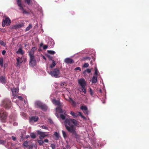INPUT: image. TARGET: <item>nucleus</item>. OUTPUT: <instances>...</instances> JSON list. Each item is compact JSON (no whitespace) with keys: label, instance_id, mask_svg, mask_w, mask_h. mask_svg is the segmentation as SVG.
<instances>
[{"label":"nucleus","instance_id":"f257e3e1","mask_svg":"<svg viewBox=\"0 0 149 149\" xmlns=\"http://www.w3.org/2000/svg\"><path fill=\"white\" fill-rule=\"evenodd\" d=\"M64 123L66 128L68 131L71 133L72 135H74L76 139H79L80 136L77 134L74 128V126L77 124V121L74 119L67 118L65 120Z\"/></svg>","mask_w":149,"mask_h":149},{"label":"nucleus","instance_id":"f03ea898","mask_svg":"<svg viewBox=\"0 0 149 149\" xmlns=\"http://www.w3.org/2000/svg\"><path fill=\"white\" fill-rule=\"evenodd\" d=\"M52 102L55 105H57L58 106V107L56 108V110L57 112L66 115L65 111V110L63 111L61 108V104L59 101L56 100L55 99H53L52 100Z\"/></svg>","mask_w":149,"mask_h":149},{"label":"nucleus","instance_id":"7ed1b4c3","mask_svg":"<svg viewBox=\"0 0 149 149\" xmlns=\"http://www.w3.org/2000/svg\"><path fill=\"white\" fill-rule=\"evenodd\" d=\"M30 57L29 65L30 66L34 67L36 65V61L33 55V52H29Z\"/></svg>","mask_w":149,"mask_h":149},{"label":"nucleus","instance_id":"20e7f679","mask_svg":"<svg viewBox=\"0 0 149 149\" xmlns=\"http://www.w3.org/2000/svg\"><path fill=\"white\" fill-rule=\"evenodd\" d=\"M78 83L81 87L82 91H83L84 94L86 93V90L85 86L86 85V82L83 78H81L78 79Z\"/></svg>","mask_w":149,"mask_h":149},{"label":"nucleus","instance_id":"39448f33","mask_svg":"<svg viewBox=\"0 0 149 149\" xmlns=\"http://www.w3.org/2000/svg\"><path fill=\"white\" fill-rule=\"evenodd\" d=\"M52 76L56 77L58 78L60 77V71L58 68H55L49 72Z\"/></svg>","mask_w":149,"mask_h":149},{"label":"nucleus","instance_id":"423d86ee","mask_svg":"<svg viewBox=\"0 0 149 149\" xmlns=\"http://www.w3.org/2000/svg\"><path fill=\"white\" fill-rule=\"evenodd\" d=\"M36 105L43 111H45L47 109V107L46 105L39 101H37L36 102Z\"/></svg>","mask_w":149,"mask_h":149},{"label":"nucleus","instance_id":"0eeeda50","mask_svg":"<svg viewBox=\"0 0 149 149\" xmlns=\"http://www.w3.org/2000/svg\"><path fill=\"white\" fill-rule=\"evenodd\" d=\"M11 101L9 100H4L3 102V106L6 109H8L11 107Z\"/></svg>","mask_w":149,"mask_h":149},{"label":"nucleus","instance_id":"6e6552de","mask_svg":"<svg viewBox=\"0 0 149 149\" xmlns=\"http://www.w3.org/2000/svg\"><path fill=\"white\" fill-rule=\"evenodd\" d=\"M17 4L18 6L19 7V9L22 11L23 14H28V12L24 10L22 6V5L21 2L20 0H17Z\"/></svg>","mask_w":149,"mask_h":149},{"label":"nucleus","instance_id":"1a4fd4ad","mask_svg":"<svg viewBox=\"0 0 149 149\" xmlns=\"http://www.w3.org/2000/svg\"><path fill=\"white\" fill-rule=\"evenodd\" d=\"M10 23V20L8 17L6 18L5 19H4L3 20L2 26L4 27L5 25L8 26Z\"/></svg>","mask_w":149,"mask_h":149},{"label":"nucleus","instance_id":"9d476101","mask_svg":"<svg viewBox=\"0 0 149 149\" xmlns=\"http://www.w3.org/2000/svg\"><path fill=\"white\" fill-rule=\"evenodd\" d=\"M70 114L74 117H76L79 116H81L83 118H85V117L82 115L81 113V112H77L75 113L73 111H71L70 112Z\"/></svg>","mask_w":149,"mask_h":149},{"label":"nucleus","instance_id":"9b49d317","mask_svg":"<svg viewBox=\"0 0 149 149\" xmlns=\"http://www.w3.org/2000/svg\"><path fill=\"white\" fill-rule=\"evenodd\" d=\"M45 132H42L40 130L37 131V134L40 135L39 137L40 139H42L48 135L45 134Z\"/></svg>","mask_w":149,"mask_h":149},{"label":"nucleus","instance_id":"f8f14e48","mask_svg":"<svg viewBox=\"0 0 149 149\" xmlns=\"http://www.w3.org/2000/svg\"><path fill=\"white\" fill-rule=\"evenodd\" d=\"M64 61L66 63L68 64H72L74 63L73 60L70 58H65Z\"/></svg>","mask_w":149,"mask_h":149},{"label":"nucleus","instance_id":"ddd939ff","mask_svg":"<svg viewBox=\"0 0 149 149\" xmlns=\"http://www.w3.org/2000/svg\"><path fill=\"white\" fill-rule=\"evenodd\" d=\"M38 119V117L35 116H32L29 118L30 121H34L35 122L37 121Z\"/></svg>","mask_w":149,"mask_h":149},{"label":"nucleus","instance_id":"4468645a","mask_svg":"<svg viewBox=\"0 0 149 149\" xmlns=\"http://www.w3.org/2000/svg\"><path fill=\"white\" fill-rule=\"evenodd\" d=\"M6 77L3 76H1L0 77V82L3 84H6Z\"/></svg>","mask_w":149,"mask_h":149},{"label":"nucleus","instance_id":"2eb2a0df","mask_svg":"<svg viewBox=\"0 0 149 149\" xmlns=\"http://www.w3.org/2000/svg\"><path fill=\"white\" fill-rule=\"evenodd\" d=\"M18 91L19 89L18 88H16L13 89L12 90L13 95V96L16 95H15L18 93Z\"/></svg>","mask_w":149,"mask_h":149},{"label":"nucleus","instance_id":"dca6fc26","mask_svg":"<svg viewBox=\"0 0 149 149\" xmlns=\"http://www.w3.org/2000/svg\"><path fill=\"white\" fill-rule=\"evenodd\" d=\"M69 102L73 106H75L76 104V103L72 98H69Z\"/></svg>","mask_w":149,"mask_h":149},{"label":"nucleus","instance_id":"f3484780","mask_svg":"<svg viewBox=\"0 0 149 149\" xmlns=\"http://www.w3.org/2000/svg\"><path fill=\"white\" fill-rule=\"evenodd\" d=\"M91 81L93 83H96L97 81V76H93Z\"/></svg>","mask_w":149,"mask_h":149},{"label":"nucleus","instance_id":"a211bd4d","mask_svg":"<svg viewBox=\"0 0 149 149\" xmlns=\"http://www.w3.org/2000/svg\"><path fill=\"white\" fill-rule=\"evenodd\" d=\"M16 53L17 54H20L22 55H23L24 54V52L21 48H19Z\"/></svg>","mask_w":149,"mask_h":149},{"label":"nucleus","instance_id":"6ab92c4d","mask_svg":"<svg viewBox=\"0 0 149 149\" xmlns=\"http://www.w3.org/2000/svg\"><path fill=\"white\" fill-rule=\"evenodd\" d=\"M24 25L23 23L18 24L15 26V27L16 28H19L22 27Z\"/></svg>","mask_w":149,"mask_h":149},{"label":"nucleus","instance_id":"aec40b11","mask_svg":"<svg viewBox=\"0 0 149 149\" xmlns=\"http://www.w3.org/2000/svg\"><path fill=\"white\" fill-rule=\"evenodd\" d=\"M56 65L55 62L54 60H52V63L50 65V68H52L54 67Z\"/></svg>","mask_w":149,"mask_h":149},{"label":"nucleus","instance_id":"412c9836","mask_svg":"<svg viewBox=\"0 0 149 149\" xmlns=\"http://www.w3.org/2000/svg\"><path fill=\"white\" fill-rule=\"evenodd\" d=\"M3 59L2 57L0 58V65L2 67L3 66Z\"/></svg>","mask_w":149,"mask_h":149},{"label":"nucleus","instance_id":"4be33fe9","mask_svg":"<svg viewBox=\"0 0 149 149\" xmlns=\"http://www.w3.org/2000/svg\"><path fill=\"white\" fill-rule=\"evenodd\" d=\"M23 146L26 147H27L28 146V142L27 141H25L23 143Z\"/></svg>","mask_w":149,"mask_h":149},{"label":"nucleus","instance_id":"5701e85b","mask_svg":"<svg viewBox=\"0 0 149 149\" xmlns=\"http://www.w3.org/2000/svg\"><path fill=\"white\" fill-rule=\"evenodd\" d=\"M62 133L63 135L64 138L65 139L67 137V135L66 132L62 130Z\"/></svg>","mask_w":149,"mask_h":149},{"label":"nucleus","instance_id":"b1692460","mask_svg":"<svg viewBox=\"0 0 149 149\" xmlns=\"http://www.w3.org/2000/svg\"><path fill=\"white\" fill-rule=\"evenodd\" d=\"M80 109L82 110H86L87 109V107L86 106H82L80 107Z\"/></svg>","mask_w":149,"mask_h":149},{"label":"nucleus","instance_id":"393cba45","mask_svg":"<svg viewBox=\"0 0 149 149\" xmlns=\"http://www.w3.org/2000/svg\"><path fill=\"white\" fill-rule=\"evenodd\" d=\"M91 72V70L89 69H87L86 70H85L83 72V74H85L86 72H87L88 73H89Z\"/></svg>","mask_w":149,"mask_h":149},{"label":"nucleus","instance_id":"a878e982","mask_svg":"<svg viewBox=\"0 0 149 149\" xmlns=\"http://www.w3.org/2000/svg\"><path fill=\"white\" fill-rule=\"evenodd\" d=\"M30 136L33 139H34L36 138V135L34 133H31L30 134Z\"/></svg>","mask_w":149,"mask_h":149},{"label":"nucleus","instance_id":"bb28decb","mask_svg":"<svg viewBox=\"0 0 149 149\" xmlns=\"http://www.w3.org/2000/svg\"><path fill=\"white\" fill-rule=\"evenodd\" d=\"M32 25L31 24H29V26L26 27V31L29 30L32 28Z\"/></svg>","mask_w":149,"mask_h":149},{"label":"nucleus","instance_id":"cd10ccee","mask_svg":"<svg viewBox=\"0 0 149 149\" xmlns=\"http://www.w3.org/2000/svg\"><path fill=\"white\" fill-rule=\"evenodd\" d=\"M6 43L4 42L2 40H0V44L1 45L3 46H5L6 45Z\"/></svg>","mask_w":149,"mask_h":149},{"label":"nucleus","instance_id":"c85d7f7f","mask_svg":"<svg viewBox=\"0 0 149 149\" xmlns=\"http://www.w3.org/2000/svg\"><path fill=\"white\" fill-rule=\"evenodd\" d=\"M15 98H18L21 100H23V98L22 96H19L18 95H15Z\"/></svg>","mask_w":149,"mask_h":149},{"label":"nucleus","instance_id":"c756f323","mask_svg":"<svg viewBox=\"0 0 149 149\" xmlns=\"http://www.w3.org/2000/svg\"><path fill=\"white\" fill-rule=\"evenodd\" d=\"M47 52L48 53L52 54H54L55 53V52L54 51L48 50Z\"/></svg>","mask_w":149,"mask_h":149},{"label":"nucleus","instance_id":"7c9ffc66","mask_svg":"<svg viewBox=\"0 0 149 149\" xmlns=\"http://www.w3.org/2000/svg\"><path fill=\"white\" fill-rule=\"evenodd\" d=\"M38 142L40 145H42L44 143V142L41 140H38Z\"/></svg>","mask_w":149,"mask_h":149},{"label":"nucleus","instance_id":"2f4dec72","mask_svg":"<svg viewBox=\"0 0 149 149\" xmlns=\"http://www.w3.org/2000/svg\"><path fill=\"white\" fill-rule=\"evenodd\" d=\"M6 143V141L4 140H0V144H4Z\"/></svg>","mask_w":149,"mask_h":149},{"label":"nucleus","instance_id":"473e14b6","mask_svg":"<svg viewBox=\"0 0 149 149\" xmlns=\"http://www.w3.org/2000/svg\"><path fill=\"white\" fill-rule=\"evenodd\" d=\"M17 64L18 65L20 63L22 62V61H21L19 60V57L17 58Z\"/></svg>","mask_w":149,"mask_h":149},{"label":"nucleus","instance_id":"72a5a7b5","mask_svg":"<svg viewBox=\"0 0 149 149\" xmlns=\"http://www.w3.org/2000/svg\"><path fill=\"white\" fill-rule=\"evenodd\" d=\"M40 127H41L43 129H44L45 130H48V128L47 126H46L45 125H42L41 126H40Z\"/></svg>","mask_w":149,"mask_h":149},{"label":"nucleus","instance_id":"f704fd0d","mask_svg":"<svg viewBox=\"0 0 149 149\" xmlns=\"http://www.w3.org/2000/svg\"><path fill=\"white\" fill-rule=\"evenodd\" d=\"M31 0H25V2L28 5L30 4V1Z\"/></svg>","mask_w":149,"mask_h":149},{"label":"nucleus","instance_id":"c9c22d12","mask_svg":"<svg viewBox=\"0 0 149 149\" xmlns=\"http://www.w3.org/2000/svg\"><path fill=\"white\" fill-rule=\"evenodd\" d=\"M60 117L63 120L65 119V116L62 114H60Z\"/></svg>","mask_w":149,"mask_h":149},{"label":"nucleus","instance_id":"e433bc0d","mask_svg":"<svg viewBox=\"0 0 149 149\" xmlns=\"http://www.w3.org/2000/svg\"><path fill=\"white\" fill-rule=\"evenodd\" d=\"M89 66V64L88 63H85L83 65V67H84L87 68Z\"/></svg>","mask_w":149,"mask_h":149},{"label":"nucleus","instance_id":"4c0bfd02","mask_svg":"<svg viewBox=\"0 0 149 149\" xmlns=\"http://www.w3.org/2000/svg\"><path fill=\"white\" fill-rule=\"evenodd\" d=\"M89 92L90 93V94L92 96L93 95V92L92 89L91 88H89Z\"/></svg>","mask_w":149,"mask_h":149},{"label":"nucleus","instance_id":"58836bf2","mask_svg":"<svg viewBox=\"0 0 149 149\" xmlns=\"http://www.w3.org/2000/svg\"><path fill=\"white\" fill-rule=\"evenodd\" d=\"M51 146L52 149H54L55 148V145L54 144H51Z\"/></svg>","mask_w":149,"mask_h":149},{"label":"nucleus","instance_id":"ea45409f","mask_svg":"<svg viewBox=\"0 0 149 149\" xmlns=\"http://www.w3.org/2000/svg\"><path fill=\"white\" fill-rule=\"evenodd\" d=\"M84 113L86 115H88V109H86V110H84Z\"/></svg>","mask_w":149,"mask_h":149},{"label":"nucleus","instance_id":"a19ab883","mask_svg":"<svg viewBox=\"0 0 149 149\" xmlns=\"http://www.w3.org/2000/svg\"><path fill=\"white\" fill-rule=\"evenodd\" d=\"M36 50V49L35 48V47H33L31 49V51H30L29 52H33L34 53V51Z\"/></svg>","mask_w":149,"mask_h":149},{"label":"nucleus","instance_id":"79ce46f5","mask_svg":"<svg viewBox=\"0 0 149 149\" xmlns=\"http://www.w3.org/2000/svg\"><path fill=\"white\" fill-rule=\"evenodd\" d=\"M1 32H2L3 33H5L6 32V31L5 29H1Z\"/></svg>","mask_w":149,"mask_h":149},{"label":"nucleus","instance_id":"37998d69","mask_svg":"<svg viewBox=\"0 0 149 149\" xmlns=\"http://www.w3.org/2000/svg\"><path fill=\"white\" fill-rule=\"evenodd\" d=\"M54 135L56 137H58L59 136L58 134L56 132H55L54 133Z\"/></svg>","mask_w":149,"mask_h":149},{"label":"nucleus","instance_id":"c03bdc74","mask_svg":"<svg viewBox=\"0 0 149 149\" xmlns=\"http://www.w3.org/2000/svg\"><path fill=\"white\" fill-rule=\"evenodd\" d=\"M95 75H96V76H97V69L96 68H95Z\"/></svg>","mask_w":149,"mask_h":149},{"label":"nucleus","instance_id":"a18cd8bd","mask_svg":"<svg viewBox=\"0 0 149 149\" xmlns=\"http://www.w3.org/2000/svg\"><path fill=\"white\" fill-rule=\"evenodd\" d=\"M47 47L48 46L47 45H45L43 46V49H46L47 48Z\"/></svg>","mask_w":149,"mask_h":149},{"label":"nucleus","instance_id":"49530a36","mask_svg":"<svg viewBox=\"0 0 149 149\" xmlns=\"http://www.w3.org/2000/svg\"><path fill=\"white\" fill-rule=\"evenodd\" d=\"M12 138L14 141H15L16 139V137L13 136H12Z\"/></svg>","mask_w":149,"mask_h":149},{"label":"nucleus","instance_id":"de8ad7c7","mask_svg":"<svg viewBox=\"0 0 149 149\" xmlns=\"http://www.w3.org/2000/svg\"><path fill=\"white\" fill-rule=\"evenodd\" d=\"M75 70H79L80 71L81 70V68L79 67H77L75 69Z\"/></svg>","mask_w":149,"mask_h":149},{"label":"nucleus","instance_id":"09e8293b","mask_svg":"<svg viewBox=\"0 0 149 149\" xmlns=\"http://www.w3.org/2000/svg\"><path fill=\"white\" fill-rule=\"evenodd\" d=\"M47 57L49 60H52V57L50 56L49 55H47Z\"/></svg>","mask_w":149,"mask_h":149},{"label":"nucleus","instance_id":"8fccbe9b","mask_svg":"<svg viewBox=\"0 0 149 149\" xmlns=\"http://www.w3.org/2000/svg\"><path fill=\"white\" fill-rule=\"evenodd\" d=\"M6 51L5 50H3L2 52V54L3 55H4L5 54H6Z\"/></svg>","mask_w":149,"mask_h":149},{"label":"nucleus","instance_id":"3c124183","mask_svg":"<svg viewBox=\"0 0 149 149\" xmlns=\"http://www.w3.org/2000/svg\"><path fill=\"white\" fill-rule=\"evenodd\" d=\"M3 114L4 115V118L6 117L7 116V115L6 113H3Z\"/></svg>","mask_w":149,"mask_h":149},{"label":"nucleus","instance_id":"603ef678","mask_svg":"<svg viewBox=\"0 0 149 149\" xmlns=\"http://www.w3.org/2000/svg\"><path fill=\"white\" fill-rule=\"evenodd\" d=\"M44 142L45 143H48L49 142V141L48 139H46L44 140Z\"/></svg>","mask_w":149,"mask_h":149},{"label":"nucleus","instance_id":"864d4df0","mask_svg":"<svg viewBox=\"0 0 149 149\" xmlns=\"http://www.w3.org/2000/svg\"><path fill=\"white\" fill-rule=\"evenodd\" d=\"M49 121L51 123H53L51 119H49Z\"/></svg>","mask_w":149,"mask_h":149},{"label":"nucleus","instance_id":"5fc2aeb1","mask_svg":"<svg viewBox=\"0 0 149 149\" xmlns=\"http://www.w3.org/2000/svg\"><path fill=\"white\" fill-rule=\"evenodd\" d=\"M13 125L14 126L17 125V123H16L15 122L13 123Z\"/></svg>","mask_w":149,"mask_h":149},{"label":"nucleus","instance_id":"6e6d98bb","mask_svg":"<svg viewBox=\"0 0 149 149\" xmlns=\"http://www.w3.org/2000/svg\"><path fill=\"white\" fill-rule=\"evenodd\" d=\"M29 137V135H26V136H25V138H26V139H27V138H28Z\"/></svg>","mask_w":149,"mask_h":149},{"label":"nucleus","instance_id":"4d7b16f0","mask_svg":"<svg viewBox=\"0 0 149 149\" xmlns=\"http://www.w3.org/2000/svg\"><path fill=\"white\" fill-rule=\"evenodd\" d=\"M70 147V146L69 145H67L66 146V148H69Z\"/></svg>","mask_w":149,"mask_h":149},{"label":"nucleus","instance_id":"13d9d810","mask_svg":"<svg viewBox=\"0 0 149 149\" xmlns=\"http://www.w3.org/2000/svg\"><path fill=\"white\" fill-rule=\"evenodd\" d=\"M33 147L32 146H29L28 149H32Z\"/></svg>","mask_w":149,"mask_h":149},{"label":"nucleus","instance_id":"bf43d9fd","mask_svg":"<svg viewBox=\"0 0 149 149\" xmlns=\"http://www.w3.org/2000/svg\"><path fill=\"white\" fill-rule=\"evenodd\" d=\"M42 57H43V59H44L45 60H46V58H45V57L44 56H42Z\"/></svg>","mask_w":149,"mask_h":149},{"label":"nucleus","instance_id":"052dcab7","mask_svg":"<svg viewBox=\"0 0 149 149\" xmlns=\"http://www.w3.org/2000/svg\"><path fill=\"white\" fill-rule=\"evenodd\" d=\"M43 45V43H40V47H42V46Z\"/></svg>","mask_w":149,"mask_h":149},{"label":"nucleus","instance_id":"680f3d73","mask_svg":"<svg viewBox=\"0 0 149 149\" xmlns=\"http://www.w3.org/2000/svg\"><path fill=\"white\" fill-rule=\"evenodd\" d=\"M55 115H56V116L57 117H58L57 113H55Z\"/></svg>","mask_w":149,"mask_h":149},{"label":"nucleus","instance_id":"e2e57ef3","mask_svg":"<svg viewBox=\"0 0 149 149\" xmlns=\"http://www.w3.org/2000/svg\"><path fill=\"white\" fill-rule=\"evenodd\" d=\"M105 101H103V102H102V103H104V104L105 103Z\"/></svg>","mask_w":149,"mask_h":149},{"label":"nucleus","instance_id":"0e129e2a","mask_svg":"<svg viewBox=\"0 0 149 149\" xmlns=\"http://www.w3.org/2000/svg\"><path fill=\"white\" fill-rule=\"evenodd\" d=\"M21 137L22 138H23V136L22 135L21 136Z\"/></svg>","mask_w":149,"mask_h":149},{"label":"nucleus","instance_id":"69168bd1","mask_svg":"<svg viewBox=\"0 0 149 149\" xmlns=\"http://www.w3.org/2000/svg\"><path fill=\"white\" fill-rule=\"evenodd\" d=\"M1 29L0 28V34H1Z\"/></svg>","mask_w":149,"mask_h":149},{"label":"nucleus","instance_id":"338daca9","mask_svg":"<svg viewBox=\"0 0 149 149\" xmlns=\"http://www.w3.org/2000/svg\"><path fill=\"white\" fill-rule=\"evenodd\" d=\"M63 149H66V148H63Z\"/></svg>","mask_w":149,"mask_h":149}]
</instances>
